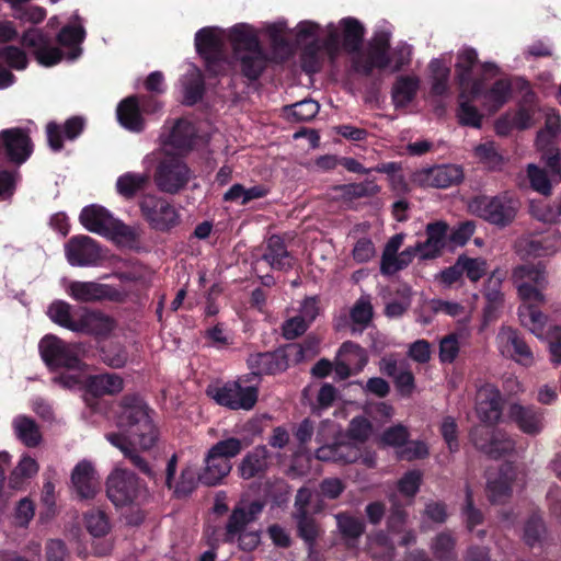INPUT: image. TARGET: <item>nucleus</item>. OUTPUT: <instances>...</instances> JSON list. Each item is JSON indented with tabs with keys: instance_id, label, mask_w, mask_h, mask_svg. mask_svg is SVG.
<instances>
[{
	"instance_id": "7c9ffc66",
	"label": "nucleus",
	"mask_w": 561,
	"mask_h": 561,
	"mask_svg": "<svg viewBox=\"0 0 561 561\" xmlns=\"http://www.w3.org/2000/svg\"><path fill=\"white\" fill-rule=\"evenodd\" d=\"M72 21L73 24H67L61 27L56 38L60 46L70 48L68 54V59L70 60H75L81 55L82 48L80 45L84 42L87 35L81 24V18L77 12L72 15Z\"/></svg>"
},
{
	"instance_id": "09e8293b",
	"label": "nucleus",
	"mask_w": 561,
	"mask_h": 561,
	"mask_svg": "<svg viewBox=\"0 0 561 561\" xmlns=\"http://www.w3.org/2000/svg\"><path fill=\"white\" fill-rule=\"evenodd\" d=\"M38 469V463L34 458L27 455L23 456L9 477V486L13 490L22 489L24 481L34 477Z\"/></svg>"
},
{
	"instance_id": "4c0bfd02",
	"label": "nucleus",
	"mask_w": 561,
	"mask_h": 561,
	"mask_svg": "<svg viewBox=\"0 0 561 561\" xmlns=\"http://www.w3.org/2000/svg\"><path fill=\"white\" fill-rule=\"evenodd\" d=\"M73 306L65 300H54L47 309L48 318L61 328L77 333L79 318H73Z\"/></svg>"
},
{
	"instance_id": "cd10ccee",
	"label": "nucleus",
	"mask_w": 561,
	"mask_h": 561,
	"mask_svg": "<svg viewBox=\"0 0 561 561\" xmlns=\"http://www.w3.org/2000/svg\"><path fill=\"white\" fill-rule=\"evenodd\" d=\"M516 472L512 463H503L496 477L489 478L486 482V495L491 503L502 504L512 494V485L515 480Z\"/></svg>"
},
{
	"instance_id": "8fccbe9b",
	"label": "nucleus",
	"mask_w": 561,
	"mask_h": 561,
	"mask_svg": "<svg viewBox=\"0 0 561 561\" xmlns=\"http://www.w3.org/2000/svg\"><path fill=\"white\" fill-rule=\"evenodd\" d=\"M474 156L489 171L502 170L505 162L494 141L478 145L474 148Z\"/></svg>"
},
{
	"instance_id": "c85d7f7f",
	"label": "nucleus",
	"mask_w": 561,
	"mask_h": 561,
	"mask_svg": "<svg viewBox=\"0 0 561 561\" xmlns=\"http://www.w3.org/2000/svg\"><path fill=\"white\" fill-rule=\"evenodd\" d=\"M271 454L266 446L259 445L248 451L238 466V472L244 480L262 478L268 470Z\"/></svg>"
},
{
	"instance_id": "a18cd8bd",
	"label": "nucleus",
	"mask_w": 561,
	"mask_h": 561,
	"mask_svg": "<svg viewBox=\"0 0 561 561\" xmlns=\"http://www.w3.org/2000/svg\"><path fill=\"white\" fill-rule=\"evenodd\" d=\"M390 42L387 35H376L369 43L366 56L371 60L378 69H386L390 66L389 56Z\"/></svg>"
},
{
	"instance_id": "f257e3e1",
	"label": "nucleus",
	"mask_w": 561,
	"mask_h": 561,
	"mask_svg": "<svg viewBox=\"0 0 561 561\" xmlns=\"http://www.w3.org/2000/svg\"><path fill=\"white\" fill-rule=\"evenodd\" d=\"M152 413L139 396H123L116 412V425L122 433H108L106 439L142 474L156 481L157 473L136 448L138 445L142 450H149L159 439V430L152 420Z\"/></svg>"
},
{
	"instance_id": "dca6fc26",
	"label": "nucleus",
	"mask_w": 561,
	"mask_h": 561,
	"mask_svg": "<svg viewBox=\"0 0 561 561\" xmlns=\"http://www.w3.org/2000/svg\"><path fill=\"white\" fill-rule=\"evenodd\" d=\"M21 44L33 49L36 60L45 66L51 67L64 59V51L51 45V38L39 28L31 27L22 34Z\"/></svg>"
},
{
	"instance_id": "e433bc0d",
	"label": "nucleus",
	"mask_w": 561,
	"mask_h": 561,
	"mask_svg": "<svg viewBox=\"0 0 561 561\" xmlns=\"http://www.w3.org/2000/svg\"><path fill=\"white\" fill-rule=\"evenodd\" d=\"M15 436L28 448L37 447L42 442L39 426L34 419L19 415L12 423Z\"/></svg>"
},
{
	"instance_id": "5701e85b",
	"label": "nucleus",
	"mask_w": 561,
	"mask_h": 561,
	"mask_svg": "<svg viewBox=\"0 0 561 561\" xmlns=\"http://www.w3.org/2000/svg\"><path fill=\"white\" fill-rule=\"evenodd\" d=\"M449 226L446 221L436 220L428 222L425 227V241H419L421 248V260H434L439 257L448 240Z\"/></svg>"
},
{
	"instance_id": "7ed1b4c3",
	"label": "nucleus",
	"mask_w": 561,
	"mask_h": 561,
	"mask_svg": "<svg viewBox=\"0 0 561 561\" xmlns=\"http://www.w3.org/2000/svg\"><path fill=\"white\" fill-rule=\"evenodd\" d=\"M520 206V199L514 191H502L495 195L480 194L469 203L473 215L499 229H505L515 221Z\"/></svg>"
},
{
	"instance_id": "338daca9",
	"label": "nucleus",
	"mask_w": 561,
	"mask_h": 561,
	"mask_svg": "<svg viewBox=\"0 0 561 561\" xmlns=\"http://www.w3.org/2000/svg\"><path fill=\"white\" fill-rule=\"evenodd\" d=\"M410 437L408 428L402 425H393L383 431L380 440L383 445L390 447H403Z\"/></svg>"
},
{
	"instance_id": "37998d69",
	"label": "nucleus",
	"mask_w": 561,
	"mask_h": 561,
	"mask_svg": "<svg viewBox=\"0 0 561 561\" xmlns=\"http://www.w3.org/2000/svg\"><path fill=\"white\" fill-rule=\"evenodd\" d=\"M325 51L322 49L320 39L314 38L301 50V67L307 73L319 72L322 68Z\"/></svg>"
},
{
	"instance_id": "0e129e2a",
	"label": "nucleus",
	"mask_w": 561,
	"mask_h": 561,
	"mask_svg": "<svg viewBox=\"0 0 561 561\" xmlns=\"http://www.w3.org/2000/svg\"><path fill=\"white\" fill-rule=\"evenodd\" d=\"M101 358L113 368H122L127 363L128 355L122 345L108 344L101 348Z\"/></svg>"
},
{
	"instance_id": "f8f14e48",
	"label": "nucleus",
	"mask_w": 561,
	"mask_h": 561,
	"mask_svg": "<svg viewBox=\"0 0 561 561\" xmlns=\"http://www.w3.org/2000/svg\"><path fill=\"white\" fill-rule=\"evenodd\" d=\"M33 153V142L28 133L20 127L0 131V157L16 167L25 163Z\"/></svg>"
},
{
	"instance_id": "603ef678",
	"label": "nucleus",
	"mask_w": 561,
	"mask_h": 561,
	"mask_svg": "<svg viewBox=\"0 0 561 561\" xmlns=\"http://www.w3.org/2000/svg\"><path fill=\"white\" fill-rule=\"evenodd\" d=\"M519 319L535 335L541 336L548 318L538 309V305H528L519 309Z\"/></svg>"
},
{
	"instance_id": "a878e982",
	"label": "nucleus",
	"mask_w": 561,
	"mask_h": 561,
	"mask_svg": "<svg viewBox=\"0 0 561 561\" xmlns=\"http://www.w3.org/2000/svg\"><path fill=\"white\" fill-rule=\"evenodd\" d=\"M71 483L80 500H91L96 495L100 482L90 461L82 460L76 465L71 472Z\"/></svg>"
},
{
	"instance_id": "39448f33",
	"label": "nucleus",
	"mask_w": 561,
	"mask_h": 561,
	"mask_svg": "<svg viewBox=\"0 0 561 561\" xmlns=\"http://www.w3.org/2000/svg\"><path fill=\"white\" fill-rule=\"evenodd\" d=\"M79 220L87 230L102 237L127 241L135 239L134 230L122 220L114 218L113 215L101 205L92 204L83 207Z\"/></svg>"
},
{
	"instance_id": "c9c22d12",
	"label": "nucleus",
	"mask_w": 561,
	"mask_h": 561,
	"mask_svg": "<svg viewBox=\"0 0 561 561\" xmlns=\"http://www.w3.org/2000/svg\"><path fill=\"white\" fill-rule=\"evenodd\" d=\"M513 88L508 79H497L490 89L483 90L479 96L484 100L488 110L492 113L497 112L508 102L512 96Z\"/></svg>"
},
{
	"instance_id": "aec40b11",
	"label": "nucleus",
	"mask_w": 561,
	"mask_h": 561,
	"mask_svg": "<svg viewBox=\"0 0 561 561\" xmlns=\"http://www.w3.org/2000/svg\"><path fill=\"white\" fill-rule=\"evenodd\" d=\"M248 366L254 376L276 375L288 368L289 354L286 347H278L273 352L252 354L248 358Z\"/></svg>"
},
{
	"instance_id": "72a5a7b5",
	"label": "nucleus",
	"mask_w": 561,
	"mask_h": 561,
	"mask_svg": "<svg viewBox=\"0 0 561 561\" xmlns=\"http://www.w3.org/2000/svg\"><path fill=\"white\" fill-rule=\"evenodd\" d=\"M197 139L195 125L186 118H178L169 134L167 144L171 147L187 152L191 151Z\"/></svg>"
},
{
	"instance_id": "9b49d317",
	"label": "nucleus",
	"mask_w": 561,
	"mask_h": 561,
	"mask_svg": "<svg viewBox=\"0 0 561 561\" xmlns=\"http://www.w3.org/2000/svg\"><path fill=\"white\" fill-rule=\"evenodd\" d=\"M153 180L160 192L178 194L190 181V168L181 158L167 154L157 164Z\"/></svg>"
},
{
	"instance_id": "412c9836",
	"label": "nucleus",
	"mask_w": 561,
	"mask_h": 561,
	"mask_svg": "<svg viewBox=\"0 0 561 561\" xmlns=\"http://www.w3.org/2000/svg\"><path fill=\"white\" fill-rule=\"evenodd\" d=\"M320 461H331L340 465L353 463L362 458V449L348 439L337 438L332 444L323 445L316 450Z\"/></svg>"
},
{
	"instance_id": "ddd939ff",
	"label": "nucleus",
	"mask_w": 561,
	"mask_h": 561,
	"mask_svg": "<svg viewBox=\"0 0 561 561\" xmlns=\"http://www.w3.org/2000/svg\"><path fill=\"white\" fill-rule=\"evenodd\" d=\"M478 53L473 47H465L457 54L455 79L461 89L459 96L463 99L469 90L473 99L482 93L483 78H473V69L478 66Z\"/></svg>"
},
{
	"instance_id": "9d476101",
	"label": "nucleus",
	"mask_w": 561,
	"mask_h": 561,
	"mask_svg": "<svg viewBox=\"0 0 561 561\" xmlns=\"http://www.w3.org/2000/svg\"><path fill=\"white\" fill-rule=\"evenodd\" d=\"M206 393L217 404L230 410H251L257 402L259 389L255 386L242 387L237 380L208 386Z\"/></svg>"
},
{
	"instance_id": "774afa93",
	"label": "nucleus",
	"mask_w": 561,
	"mask_h": 561,
	"mask_svg": "<svg viewBox=\"0 0 561 561\" xmlns=\"http://www.w3.org/2000/svg\"><path fill=\"white\" fill-rule=\"evenodd\" d=\"M545 531L546 527L542 518L534 514L525 524L524 540L529 547H534L536 543L540 542Z\"/></svg>"
},
{
	"instance_id": "f3484780",
	"label": "nucleus",
	"mask_w": 561,
	"mask_h": 561,
	"mask_svg": "<svg viewBox=\"0 0 561 561\" xmlns=\"http://www.w3.org/2000/svg\"><path fill=\"white\" fill-rule=\"evenodd\" d=\"M65 254L71 266H94L102 259L99 243L89 236L71 237L65 244Z\"/></svg>"
},
{
	"instance_id": "bf43d9fd",
	"label": "nucleus",
	"mask_w": 561,
	"mask_h": 561,
	"mask_svg": "<svg viewBox=\"0 0 561 561\" xmlns=\"http://www.w3.org/2000/svg\"><path fill=\"white\" fill-rule=\"evenodd\" d=\"M465 493L466 499L461 508V515L465 519L466 527L469 531H472L476 526L481 525L484 522V515L481 510L474 506L473 493L469 484L466 485Z\"/></svg>"
},
{
	"instance_id": "69168bd1",
	"label": "nucleus",
	"mask_w": 561,
	"mask_h": 561,
	"mask_svg": "<svg viewBox=\"0 0 561 561\" xmlns=\"http://www.w3.org/2000/svg\"><path fill=\"white\" fill-rule=\"evenodd\" d=\"M320 44L322 46V49L325 51V55L330 59L331 62H334L336 58L339 57L342 47V41H341V34L339 33L337 28L330 24L328 26V34L327 36L320 41Z\"/></svg>"
},
{
	"instance_id": "f03ea898",
	"label": "nucleus",
	"mask_w": 561,
	"mask_h": 561,
	"mask_svg": "<svg viewBox=\"0 0 561 561\" xmlns=\"http://www.w3.org/2000/svg\"><path fill=\"white\" fill-rule=\"evenodd\" d=\"M231 65L249 82L257 81L266 70L270 58L255 28L247 23L233 25L228 32Z\"/></svg>"
},
{
	"instance_id": "680f3d73",
	"label": "nucleus",
	"mask_w": 561,
	"mask_h": 561,
	"mask_svg": "<svg viewBox=\"0 0 561 561\" xmlns=\"http://www.w3.org/2000/svg\"><path fill=\"white\" fill-rule=\"evenodd\" d=\"M248 445V443L243 444V442L240 438L228 437L226 439L217 442L209 448V450L213 451L215 455L224 457L230 461L231 458L238 456L241 453V450Z\"/></svg>"
},
{
	"instance_id": "4be33fe9",
	"label": "nucleus",
	"mask_w": 561,
	"mask_h": 561,
	"mask_svg": "<svg viewBox=\"0 0 561 561\" xmlns=\"http://www.w3.org/2000/svg\"><path fill=\"white\" fill-rule=\"evenodd\" d=\"M85 128V119L82 116H71L61 126L56 122L46 125L47 141L50 149L59 152L64 149V138L67 140L77 139Z\"/></svg>"
},
{
	"instance_id": "20e7f679",
	"label": "nucleus",
	"mask_w": 561,
	"mask_h": 561,
	"mask_svg": "<svg viewBox=\"0 0 561 561\" xmlns=\"http://www.w3.org/2000/svg\"><path fill=\"white\" fill-rule=\"evenodd\" d=\"M106 495L116 507L139 506L147 500L149 491L133 471L116 468L107 477Z\"/></svg>"
},
{
	"instance_id": "bb28decb",
	"label": "nucleus",
	"mask_w": 561,
	"mask_h": 561,
	"mask_svg": "<svg viewBox=\"0 0 561 561\" xmlns=\"http://www.w3.org/2000/svg\"><path fill=\"white\" fill-rule=\"evenodd\" d=\"M420 181L428 186L447 188L457 185L463 180V170L457 164H443L423 170L419 174Z\"/></svg>"
},
{
	"instance_id": "b1692460",
	"label": "nucleus",
	"mask_w": 561,
	"mask_h": 561,
	"mask_svg": "<svg viewBox=\"0 0 561 561\" xmlns=\"http://www.w3.org/2000/svg\"><path fill=\"white\" fill-rule=\"evenodd\" d=\"M79 327L77 333H84L95 337H107L116 328V321L101 310L79 308Z\"/></svg>"
},
{
	"instance_id": "79ce46f5",
	"label": "nucleus",
	"mask_w": 561,
	"mask_h": 561,
	"mask_svg": "<svg viewBox=\"0 0 561 561\" xmlns=\"http://www.w3.org/2000/svg\"><path fill=\"white\" fill-rule=\"evenodd\" d=\"M506 335V348L512 358L524 365L533 363V352L523 336L513 329H508Z\"/></svg>"
},
{
	"instance_id": "2eb2a0df",
	"label": "nucleus",
	"mask_w": 561,
	"mask_h": 561,
	"mask_svg": "<svg viewBox=\"0 0 561 561\" xmlns=\"http://www.w3.org/2000/svg\"><path fill=\"white\" fill-rule=\"evenodd\" d=\"M178 455L173 454L167 461L164 485L173 491L175 499L188 497L201 482L199 473L192 465L182 468L179 480L175 481Z\"/></svg>"
},
{
	"instance_id": "e2e57ef3",
	"label": "nucleus",
	"mask_w": 561,
	"mask_h": 561,
	"mask_svg": "<svg viewBox=\"0 0 561 561\" xmlns=\"http://www.w3.org/2000/svg\"><path fill=\"white\" fill-rule=\"evenodd\" d=\"M205 94V82L201 76L190 79L184 84L183 104L194 106L202 101Z\"/></svg>"
},
{
	"instance_id": "f704fd0d",
	"label": "nucleus",
	"mask_w": 561,
	"mask_h": 561,
	"mask_svg": "<svg viewBox=\"0 0 561 561\" xmlns=\"http://www.w3.org/2000/svg\"><path fill=\"white\" fill-rule=\"evenodd\" d=\"M340 26L343 50L348 54L359 53L365 35L363 24L357 19L347 16L340 21Z\"/></svg>"
},
{
	"instance_id": "de8ad7c7",
	"label": "nucleus",
	"mask_w": 561,
	"mask_h": 561,
	"mask_svg": "<svg viewBox=\"0 0 561 561\" xmlns=\"http://www.w3.org/2000/svg\"><path fill=\"white\" fill-rule=\"evenodd\" d=\"M336 354L354 369L355 374L363 370L368 363V356L365 348L352 341L344 342Z\"/></svg>"
},
{
	"instance_id": "58836bf2",
	"label": "nucleus",
	"mask_w": 561,
	"mask_h": 561,
	"mask_svg": "<svg viewBox=\"0 0 561 561\" xmlns=\"http://www.w3.org/2000/svg\"><path fill=\"white\" fill-rule=\"evenodd\" d=\"M420 81L416 77L400 76L392 87V101L396 106H407L416 96Z\"/></svg>"
},
{
	"instance_id": "c03bdc74",
	"label": "nucleus",
	"mask_w": 561,
	"mask_h": 561,
	"mask_svg": "<svg viewBox=\"0 0 561 561\" xmlns=\"http://www.w3.org/2000/svg\"><path fill=\"white\" fill-rule=\"evenodd\" d=\"M513 280L515 286L520 283L529 285L546 286V271L541 264H522L513 270Z\"/></svg>"
},
{
	"instance_id": "6ab92c4d",
	"label": "nucleus",
	"mask_w": 561,
	"mask_h": 561,
	"mask_svg": "<svg viewBox=\"0 0 561 561\" xmlns=\"http://www.w3.org/2000/svg\"><path fill=\"white\" fill-rule=\"evenodd\" d=\"M83 387L85 403L94 408L99 398L119 393L124 388V380L116 374L92 375L85 379Z\"/></svg>"
},
{
	"instance_id": "4d7b16f0",
	"label": "nucleus",
	"mask_w": 561,
	"mask_h": 561,
	"mask_svg": "<svg viewBox=\"0 0 561 561\" xmlns=\"http://www.w3.org/2000/svg\"><path fill=\"white\" fill-rule=\"evenodd\" d=\"M430 69L433 75L431 93L436 96L445 95L448 91L450 70L439 59H433L430 62Z\"/></svg>"
},
{
	"instance_id": "a19ab883",
	"label": "nucleus",
	"mask_w": 561,
	"mask_h": 561,
	"mask_svg": "<svg viewBox=\"0 0 561 561\" xmlns=\"http://www.w3.org/2000/svg\"><path fill=\"white\" fill-rule=\"evenodd\" d=\"M335 518L339 531L347 543L356 542L365 533V523L358 517L348 513H339Z\"/></svg>"
},
{
	"instance_id": "5fc2aeb1",
	"label": "nucleus",
	"mask_w": 561,
	"mask_h": 561,
	"mask_svg": "<svg viewBox=\"0 0 561 561\" xmlns=\"http://www.w3.org/2000/svg\"><path fill=\"white\" fill-rule=\"evenodd\" d=\"M526 252L529 255L540 257L553 254L558 247L552 236L537 234L526 241Z\"/></svg>"
},
{
	"instance_id": "49530a36",
	"label": "nucleus",
	"mask_w": 561,
	"mask_h": 561,
	"mask_svg": "<svg viewBox=\"0 0 561 561\" xmlns=\"http://www.w3.org/2000/svg\"><path fill=\"white\" fill-rule=\"evenodd\" d=\"M297 524V536L304 540L308 549H313L320 536V526L310 514L294 515Z\"/></svg>"
},
{
	"instance_id": "ea45409f",
	"label": "nucleus",
	"mask_w": 561,
	"mask_h": 561,
	"mask_svg": "<svg viewBox=\"0 0 561 561\" xmlns=\"http://www.w3.org/2000/svg\"><path fill=\"white\" fill-rule=\"evenodd\" d=\"M149 183V176L145 173L126 172L118 176L116 191L125 199L134 198L144 191Z\"/></svg>"
},
{
	"instance_id": "052dcab7",
	"label": "nucleus",
	"mask_w": 561,
	"mask_h": 561,
	"mask_svg": "<svg viewBox=\"0 0 561 561\" xmlns=\"http://www.w3.org/2000/svg\"><path fill=\"white\" fill-rule=\"evenodd\" d=\"M456 539L449 533H439L433 542V553L440 561H453L456 559L455 553Z\"/></svg>"
},
{
	"instance_id": "2f4dec72",
	"label": "nucleus",
	"mask_w": 561,
	"mask_h": 561,
	"mask_svg": "<svg viewBox=\"0 0 561 561\" xmlns=\"http://www.w3.org/2000/svg\"><path fill=\"white\" fill-rule=\"evenodd\" d=\"M141 114L138 95H129L117 105L118 123L129 131L139 133L144 130L145 119Z\"/></svg>"
},
{
	"instance_id": "393cba45",
	"label": "nucleus",
	"mask_w": 561,
	"mask_h": 561,
	"mask_svg": "<svg viewBox=\"0 0 561 561\" xmlns=\"http://www.w3.org/2000/svg\"><path fill=\"white\" fill-rule=\"evenodd\" d=\"M501 392L491 386L482 387L476 397V412L480 422L499 423L503 412Z\"/></svg>"
},
{
	"instance_id": "423d86ee",
	"label": "nucleus",
	"mask_w": 561,
	"mask_h": 561,
	"mask_svg": "<svg viewBox=\"0 0 561 561\" xmlns=\"http://www.w3.org/2000/svg\"><path fill=\"white\" fill-rule=\"evenodd\" d=\"M195 47L209 77H219L226 72L229 60L224 41L216 28L206 26L198 30L195 34Z\"/></svg>"
},
{
	"instance_id": "c756f323",
	"label": "nucleus",
	"mask_w": 561,
	"mask_h": 561,
	"mask_svg": "<svg viewBox=\"0 0 561 561\" xmlns=\"http://www.w3.org/2000/svg\"><path fill=\"white\" fill-rule=\"evenodd\" d=\"M262 260L276 271H288L293 268L295 263V259L287 250L284 239L278 234H272L267 239Z\"/></svg>"
},
{
	"instance_id": "6e6d98bb",
	"label": "nucleus",
	"mask_w": 561,
	"mask_h": 561,
	"mask_svg": "<svg viewBox=\"0 0 561 561\" xmlns=\"http://www.w3.org/2000/svg\"><path fill=\"white\" fill-rule=\"evenodd\" d=\"M319 103L313 100H302L285 107L293 122H309L319 113Z\"/></svg>"
},
{
	"instance_id": "13d9d810",
	"label": "nucleus",
	"mask_w": 561,
	"mask_h": 561,
	"mask_svg": "<svg viewBox=\"0 0 561 561\" xmlns=\"http://www.w3.org/2000/svg\"><path fill=\"white\" fill-rule=\"evenodd\" d=\"M249 524L250 522L245 516V508L239 506L234 507L226 525L224 541L227 543L234 542L237 535L244 531Z\"/></svg>"
},
{
	"instance_id": "864d4df0",
	"label": "nucleus",
	"mask_w": 561,
	"mask_h": 561,
	"mask_svg": "<svg viewBox=\"0 0 561 561\" xmlns=\"http://www.w3.org/2000/svg\"><path fill=\"white\" fill-rule=\"evenodd\" d=\"M84 525L93 537H104L111 530L107 514L99 508H92L84 514Z\"/></svg>"
},
{
	"instance_id": "4468645a",
	"label": "nucleus",
	"mask_w": 561,
	"mask_h": 561,
	"mask_svg": "<svg viewBox=\"0 0 561 561\" xmlns=\"http://www.w3.org/2000/svg\"><path fill=\"white\" fill-rule=\"evenodd\" d=\"M67 295L80 304H94L104 300L122 302L124 295L108 284L92 280H72L66 287Z\"/></svg>"
},
{
	"instance_id": "1a4fd4ad",
	"label": "nucleus",
	"mask_w": 561,
	"mask_h": 561,
	"mask_svg": "<svg viewBox=\"0 0 561 561\" xmlns=\"http://www.w3.org/2000/svg\"><path fill=\"white\" fill-rule=\"evenodd\" d=\"M138 205L142 218L153 230L167 232L181 221L180 214L174 205L161 196L144 195Z\"/></svg>"
},
{
	"instance_id": "473e14b6",
	"label": "nucleus",
	"mask_w": 561,
	"mask_h": 561,
	"mask_svg": "<svg viewBox=\"0 0 561 561\" xmlns=\"http://www.w3.org/2000/svg\"><path fill=\"white\" fill-rule=\"evenodd\" d=\"M205 467L199 473L201 483L213 486L219 484L232 469L231 462L208 450L204 459Z\"/></svg>"
},
{
	"instance_id": "a211bd4d",
	"label": "nucleus",
	"mask_w": 561,
	"mask_h": 561,
	"mask_svg": "<svg viewBox=\"0 0 561 561\" xmlns=\"http://www.w3.org/2000/svg\"><path fill=\"white\" fill-rule=\"evenodd\" d=\"M508 420L528 436L539 435L546 427V410L528 404L512 403L507 411Z\"/></svg>"
},
{
	"instance_id": "3c124183",
	"label": "nucleus",
	"mask_w": 561,
	"mask_h": 561,
	"mask_svg": "<svg viewBox=\"0 0 561 561\" xmlns=\"http://www.w3.org/2000/svg\"><path fill=\"white\" fill-rule=\"evenodd\" d=\"M474 99L470 95L469 90L463 99L459 96V105L457 110V117L459 124L462 126H469L480 128L482 125V114L472 104Z\"/></svg>"
},
{
	"instance_id": "0eeeda50",
	"label": "nucleus",
	"mask_w": 561,
	"mask_h": 561,
	"mask_svg": "<svg viewBox=\"0 0 561 561\" xmlns=\"http://www.w3.org/2000/svg\"><path fill=\"white\" fill-rule=\"evenodd\" d=\"M38 351L50 370L65 368L81 370L84 366L76 344L67 343L56 335H45L38 344Z\"/></svg>"
},
{
	"instance_id": "6e6552de",
	"label": "nucleus",
	"mask_w": 561,
	"mask_h": 561,
	"mask_svg": "<svg viewBox=\"0 0 561 561\" xmlns=\"http://www.w3.org/2000/svg\"><path fill=\"white\" fill-rule=\"evenodd\" d=\"M496 425L497 423L480 422L469 432L472 445L492 459H500L515 449V442Z\"/></svg>"
}]
</instances>
